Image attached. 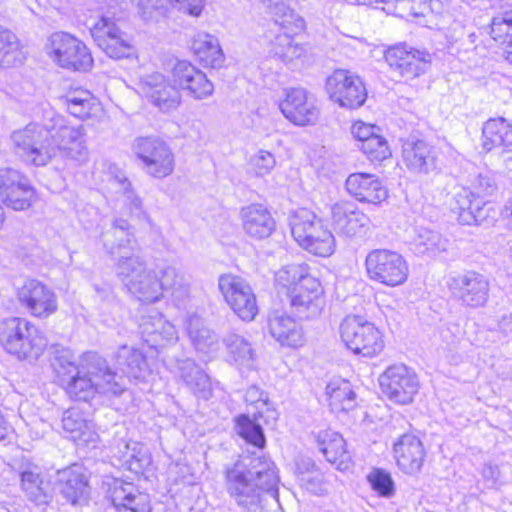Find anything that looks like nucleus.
Returning a JSON list of instances; mask_svg holds the SVG:
<instances>
[{
    "instance_id": "obj_1",
    "label": "nucleus",
    "mask_w": 512,
    "mask_h": 512,
    "mask_svg": "<svg viewBox=\"0 0 512 512\" xmlns=\"http://www.w3.org/2000/svg\"><path fill=\"white\" fill-rule=\"evenodd\" d=\"M227 493L245 512H267L277 501L279 477L275 464L265 458L243 456L225 467Z\"/></svg>"
},
{
    "instance_id": "obj_2",
    "label": "nucleus",
    "mask_w": 512,
    "mask_h": 512,
    "mask_svg": "<svg viewBox=\"0 0 512 512\" xmlns=\"http://www.w3.org/2000/svg\"><path fill=\"white\" fill-rule=\"evenodd\" d=\"M60 384L67 394L78 401H88L95 393L120 395L124 387L117 381L106 360L95 352L83 355L76 364L68 353L57 356L53 362Z\"/></svg>"
},
{
    "instance_id": "obj_3",
    "label": "nucleus",
    "mask_w": 512,
    "mask_h": 512,
    "mask_svg": "<svg viewBox=\"0 0 512 512\" xmlns=\"http://www.w3.org/2000/svg\"><path fill=\"white\" fill-rule=\"evenodd\" d=\"M165 290H171L175 299L188 295V282L176 268L168 266L159 272L138 255L130 256V295L144 305L160 301Z\"/></svg>"
},
{
    "instance_id": "obj_4",
    "label": "nucleus",
    "mask_w": 512,
    "mask_h": 512,
    "mask_svg": "<svg viewBox=\"0 0 512 512\" xmlns=\"http://www.w3.org/2000/svg\"><path fill=\"white\" fill-rule=\"evenodd\" d=\"M0 345L19 360H37L47 345L43 333L29 320L9 317L0 322Z\"/></svg>"
},
{
    "instance_id": "obj_5",
    "label": "nucleus",
    "mask_w": 512,
    "mask_h": 512,
    "mask_svg": "<svg viewBox=\"0 0 512 512\" xmlns=\"http://www.w3.org/2000/svg\"><path fill=\"white\" fill-rule=\"evenodd\" d=\"M290 227L295 241L308 252L320 257L334 253V235L314 212L304 208L297 210L290 217Z\"/></svg>"
},
{
    "instance_id": "obj_6",
    "label": "nucleus",
    "mask_w": 512,
    "mask_h": 512,
    "mask_svg": "<svg viewBox=\"0 0 512 512\" xmlns=\"http://www.w3.org/2000/svg\"><path fill=\"white\" fill-rule=\"evenodd\" d=\"M133 151L145 174L155 179H164L173 174L176 156L170 145L156 136L138 137Z\"/></svg>"
},
{
    "instance_id": "obj_7",
    "label": "nucleus",
    "mask_w": 512,
    "mask_h": 512,
    "mask_svg": "<svg viewBox=\"0 0 512 512\" xmlns=\"http://www.w3.org/2000/svg\"><path fill=\"white\" fill-rule=\"evenodd\" d=\"M245 401L255 405L257 411L254 413L253 420L247 415H240L236 419V431L246 442L257 448H263L266 441L259 420L263 419L266 424L275 422L277 412L270 404L266 393L255 385L247 389Z\"/></svg>"
},
{
    "instance_id": "obj_8",
    "label": "nucleus",
    "mask_w": 512,
    "mask_h": 512,
    "mask_svg": "<svg viewBox=\"0 0 512 512\" xmlns=\"http://www.w3.org/2000/svg\"><path fill=\"white\" fill-rule=\"evenodd\" d=\"M11 138L16 153L27 163L44 166L54 157L50 128L45 125L30 123L24 129L13 132Z\"/></svg>"
},
{
    "instance_id": "obj_9",
    "label": "nucleus",
    "mask_w": 512,
    "mask_h": 512,
    "mask_svg": "<svg viewBox=\"0 0 512 512\" xmlns=\"http://www.w3.org/2000/svg\"><path fill=\"white\" fill-rule=\"evenodd\" d=\"M340 336L347 348L364 357H374L384 348L381 332L361 316H347L340 325Z\"/></svg>"
},
{
    "instance_id": "obj_10",
    "label": "nucleus",
    "mask_w": 512,
    "mask_h": 512,
    "mask_svg": "<svg viewBox=\"0 0 512 512\" xmlns=\"http://www.w3.org/2000/svg\"><path fill=\"white\" fill-rule=\"evenodd\" d=\"M365 270L371 281L388 287L402 285L409 273L404 257L389 249L371 250L365 257Z\"/></svg>"
},
{
    "instance_id": "obj_11",
    "label": "nucleus",
    "mask_w": 512,
    "mask_h": 512,
    "mask_svg": "<svg viewBox=\"0 0 512 512\" xmlns=\"http://www.w3.org/2000/svg\"><path fill=\"white\" fill-rule=\"evenodd\" d=\"M46 50L52 60L64 69L88 71L93 65V58L85 44L65 32L52 34Z\"/></svg>"
},
{
    "instance_id": "obj_12",
    "label": "nucleus",
    "mask_w": 512,
    "mask_h": 512,
    "mask_svg": "<svg viewBox=\"0 0 512 512\" xmlns=\"http://www.w3.org/2000/svg\"><path fill=\"white\" fill-rule=\"evenodd\" d=\"M218 287L225 302L244 321H252L258 314L256 295L243 278L226 274L220 276Z\"/></svg>"
},
{
    "instance_id": "obj_13",
    "label": "nucleus",
    "mask_w": 512,
    "mask_h": 512,
    "mask_svg": "<svg viewBox=\"0 0 512 512\" xmlns=\"http://www.w3.org/2000/svg\"><path fill=\"white\" fill-rule=\"evenodd\" d=\"M382 393L392 402L407 405L419 389L416 374L404 364L389 366L379 377Z\"/></svg>"
},
{
    "instance_id": "obj_14",
    "label": "nucleus",
    "mask_w": 512,
    "mask_h": 512,
    "mask_svg": "<svg viewBox=\"0 0 512 512\" xmlns=\"http://www.w3.org/2000/svg\"><path fill=\"white\" fill-rule=\"evenodd\" d=\"M326 91L329 98L340 107L356 109L361 107L367 91L362 80L343 69L335 70L326 80Z\"/></svg>"
},
{
    "instance_id": "obj_15",
    "label": "nucleus",
    "mask_w": 512,
    "mask_h": 512,
    "mask_svg": "<svg viewBox=\"0 0 512 512\" xmlns=\"http://www.w3.org/2000/svg\"><path fill=\"white\" fill-rule=\"evenodd\" d=\"M448 288L451 296L460 305L478 308L484 306L488 300L490 283L485 275L470 270L451 277Z\"/></svg>"
},
{
    "instance_id": "obj_16",
    "label": "nucleus",
    "mask_w": 512,
    "mask_h": 512,
    "mask_svg": "<svg viewBox=\"0 0 512 512\" xmlns=\"http://www.w3.org/2000/svg\"><path fill=\"white\" fill-rule=\"evenodd\" d=\"M279 109L289 122L300 127L316 125L320 119L316 100L303 88L285 90Z\"/></svg>"
},
{
    "instance_id": "obj_17",
    "label": "nucleus",
    "mask_w": 512,
    "mask_h": 512,
    "mask_svg": "<svg viewBox=\"0 0 512 512\" xmlns=\"http://www.w3.org/2000/svg\"><path fill=\"white\" fill-rule=\"evenodd\" d=\"M385 58L392 71L405 81L419 78L431 66V55L428 52L406 45L390 48Z\"/></svg>"
},
{
    "instance_id": "obj_18",
    "label": "nucleus",
    "mask_w": 512,
    "mask_h": 512,
    "mask_svg": "<svg viewBox=\"0 0 512 512\" xmlns=\"http://www.w3.org/2000/svg\"><path fill=\"white\" fill-rule=\"evenodd\" d=\"M331 225L346 238L362 237L370 230L371 220L354 203L341 200L330 206Z\"/></svg>"
},
{
    "instance_id": "obj_19",
    "label": "nucleus",
    "mask_w": 512,
    "mask_h": 512,
    "mask_svg": "<svg viewBox=\"0 0 512 512\" xmlns=\"http://www.w3.org/2000/svg\"><path fill=\"white\" fill-rule=\"evenodd\" d=\"M16 295L19 303L36 318H48L58 309L55 293L40 281H26Z\"/></svg>"
},
{
    "instance_id": "obj_20",
    "label": "nucleus",
    "mask_w": 512,
    "mask_h": 512,
    "mask_svg": "<svg viewBox=\"0 0 512 512\" xmlns=\"http://www.w3.org/2000/svg\"><path fill=\"white\" fill-rule=\"evenodd\" d=\"M172 82L195 100H204L214 93V84L207 75L188 61H178L171 71Z\"/></svg>"
},
{
    "instance_id": "obj_21",
    "label": "nucleus",
    "mask_w": 512,
    "mask_h": 512,
    "mask_svg": "<svg viewBox=\"0 0 512 512\" xmlns=\"http://www.w3.org/2000/svg\"><path fill=\"white\" fill-rule=\"evenodd\" d=\"M290 306L301 319L319 316L325 307L324 290L317 278L306 280V284L295 287L288 294Z\"/></svg>"
},
{
    "instance_id": "obj_22",
    "label": "nucleus",
    "mask_w": 512,
    "mask_h": 512,
    "mask_svg": "<svg viewBox=\"0 0 512 512\" xmlns=\"http://www.w3.org/2000/svg\"><path fill=\"white\" fill-rule=\"evenodd\" d=\"M83 126L60 125L50 128V142L54 146V157L60 153L63 157L84 163L88 159Z\"/></svg>"
},
{
    "instance_id": "obj_23",
    "label": "nucleus",
    "mask_w": 512,
    "mask_h": 512,
    "mask_svg": "<svg viewBox=\"0 0 512 512\" xmlns=\"http://www.w3.org/2000/svg\"><path fill=\"white\" fill-rule=\"evenodd\" d=\"M397 467L405 474L418 475L425 462L426 450L422 441L414 434L401 435L393 446Z\"/></svg>"
},
{
    "instance_id": "obj_24",
    "label": "nucleus",
    "mask_w": 512,
    "mask_h": 512,
    "mask_svg": "<svg viewBox=\"0 0 512 512\" xmlns=\"http://www.w3.org/2000/svg\"><path fill=\"white\" fill-rule=\"evenodd\" d=\"M139 333L144 342L155 349L174 344L178 340V333L174 325L153 309L149 314L141 316Z\"/></svg>"
},
{
    "instance_id": "obj_25",
    "label": "nucleus",
    "mask_w": 512,
    "mask_h": 512,
    "mask_svg": "<svg viewBox=\"0 0 512 512\" xmlns=\"http://www.w3.org/2000/svg\"><path fill=\"white\" fill-rule=\"evenodd\" d=\"M97 46L110 58L121 59L127 57V35L118 25L108 18H101L90 29Z\"/></svg>"
},
{
    "instance_id": "obj_26",
    "label": "nucleus",
    "mask_w": 512,
    "mask_h": 512,
    "mask_svg": "<svg viewBox=\"0 0 512 512\" xmlns=\"http://www.w3.org/2000/svg\"><path fill=\"white\" fill-rule=\"evenodd\" d=\"M140 93L149 97L163 112L173 111L181 103V94L177 86L169 85L160 73H153L141 80Z\"/></svg>"
},
{
    "instance_id": "obj_27",
    "label": "nucleus",
    "mask_w": 512,
    "mask_h": 512,
    "mask_svg": "<svg viewBox=\"0 0 512 512\" xmlns=\"http://www.w3.org/2000/svg\"><path fill=\"white\" fill-rule=\"evenodd\" d=\"M242 229L253 239H265L275 230L276 222L271 212L262 204H250L240 210Z\"/></svg>"
},
{
    "instance_id": "obj_28",
    "label": "nucleus",
    "mask_w": 512,
    "mask_h": 512,
    "mask_svg": "<svg viewBox=\"0 0 512 512\" xmlns=\"http://www.w3.org/2000/svg\"><path fill=\"white\" fill-rule=\"evenodd\" d=\"M348 193L360 202L379 204L388 196L380 179L369 173H353L346 180Z\"/></svg>"
},
{
    "instance_id": "obj_29",
    "label": "nucleus",
    "mask_w": 512,
    "mask_h": 512,
    "mask_svg": "<svg viewBox=\"0 0 512 512\" xmlns=\"http://www.w3.org/2000/svg\"><path fill=\"white\" fill-rule=\"evenodd\" d=\"M57 489L68 503L79 504L88 495V480L77 465L58 471Z\"/></svg>"
},
{
    "instance_id": "obj_30",
    "label": "nucleus",
    "mask_w": 512,
    "mask_h": 512,
    "mask_svg": "<svg viewBox=\"0 0 512 512\" xmlns=\"http://www.w3.org/2000/svg\"><path fill=\"white\" fill-rule=\"evenodd\" d=\"M177 373L186 387L198 398L209 399L212 395L211 381L208 375L192 359L177 361Z\"/></svg>"
},
{
    "instance_id": "obj_31",
    "label": "nucleus",
    "mask_w": 512,
    "mask_h": 512,
    "mask_svg": "<svg viewBox=\"0 0 512 512\" xmlns=\"http://www.w3.org/2000/svg\"><path fill=\"white\" fill-rule=\"evenodd\" d=\"M317 442L328 462L339 470L349 468L351 457L346 450L345 440L339 433L332 430L320 431L317 435Z\"/></svg>"
},
{
    "instance_id": "obj_32",
    "label": "nucleus",
    "mask_w": 512,
    "mask_h": 512,
    "mask_svg": "<svg viewBox=\"0 0 512 512\" xmlns=\"http://www.w3.org/2000/svg\"><path fill=\"white\" fill-rule=\"evenodd\" d=\"M269 331L283 346L296 348L304 344L302 328L290 316L273 313L269 318Z\"/></svg>"
},
{
    "instance_id": "obj_33",
    "label": "nucleus",
    "mask_w": 512,
    "mask_h": 512,
    "mask_svg": "<svg viewBox=\"0 0 512 512\" xmlns=\"http://www.w3.org/2000/svg\"><path fill=\"white\" fill-rule=\"evenodd\" d=\"M481 145L484 151L512 147V122L503 117L491 118L482 127Z\"/></svg>"
},
{
    "instance_id": "obj_34",
    "label": "nucleus",
    "mask_w": 512,
    "mask_h": 512,
    "mask_svg": "<svg viewBox=\"0 0 512 512\" xmlns=\"http://www.w3.org/2000/svg\"><path fill=\"white\" fill-rule=\"evenodd\" d=\"M449 205L451 211L457 214L459 223L472 225L480 221V201L471 189L457 188L452 194Z\"/></svg>"
},
{
    "instance_id": "obj_35",
    "label": "nucleus",
    "mask_w": 512,
    "mask_h": 512,
    "mask_svg": "<svg viewBox=\"0 0 512 512\" xmlns=\"http://www.w3.org/2000/svg\"><path fill=\"white\" fill-rule=\"evenodd\" d=\"M62 428L77 445H86L95 441L94 425L87 420L81 411L75 408L68 409L62 417Z\"/></svg>"
},
{
    "instance_id": "obj_36",
    "label": "nucleus",
    "mask_w": 512,
    "mask_h": 512,
    "mask_svg": "<svg viewBox=\"0 0 512 512\" xmlns=\"http://www.w3.org/2000/svg\"><path fill=\"white\" fill-rule=\"evenodd\" d=\"M191 49L197 59L206 67L217 68L224 63L225 56L219 40L209 33H197L193 37Z\"/></svg>"
},
{
    "instance_id": "obj_37",
    "label": "nucleus",
    "mask_w": 512,
    "mask_h": 512,
    "mask_svg": "<svg viewBox=\"0 0 512 512\" xmlns=\"http://www.w3.org/2000/svg\"><path fill=\"white\" fill-rule=\"evenodd\" d=\"M403 160L406 166L418 173H428L435 167L432 148L424 141H407L403 145Z\"/></svg>"
},
{
    "instance_id": "obj_38",
    "label": "nucleus",
    "mask_w": 512,
    "mask_h": 512,
    "mask_svg": "<svg viewBox=\"0 0 512 512\" xmlns=\"http://www.w3.org/2000/svg\"><path fill=\"white\" fill-rule=\"evenodd\" d=\"M411 240L415 253L434 257L445 252L449 246V240L440 232L425 226H416Z\"/></svg>"
},
{
    "instance_id": "obj_39",
    "label": "nucleus",
    "mask_w": 512,
    "mask_h": 512,
    "mask_svg": "<svg viewBox=\"0 0 512 512\" xmlns=\"http://www.w3.org/2000/svg\"><path fill=\"white\" fill-rule=\"evenodd\" d=\"M326 396L333 412L348 411L355 405L356 394L350 382L341 378L332 379L327 384Z\"/></svg>"
},
{
    "instance_id": "obj_40",
    "label": "nucleus",
    "mask_w": 512,
    "mask_h": 512,
    "mask_svg": "<svg viewBox=\"0 0 512 512\" xmlns=\"http://www.w3.org/2000/svg\"><path fill=\"white\" fill-rule=\"evenodd\" d=\"M316 278L310 272V267L305 263H294L282 267L275 274L276 285L286 290L287 295L291 290L302 284L306 280Z\"/></svg>"
},
{
    "instance_id": "obj_41",
    "label": "nucleus",
    "mask_w": 512,
    "mask_h": 512,
    "mask_svg": "<svg viewBox=\"0 0 512 512\" xmlns=\"http://www.w3.org/2000/svg\"><path fill=\"white\" fill-rule=\"evenodd\" d=\"M307 51V47L295 42L287 30L276 35L270 44V53L285 63L301 59Z\"/></svg>"
},
{
    "instance_id": "obj_42",
    "label": "nucleus",
    "mask_w": 512,
    "mask_h": 512,
    "mask_svg": "<svg viewBox=\"0 0 512 512\" xmlns=\"http://www.w3.org/2000/svg\"><path fill=\"white\" fill-rule=\"evenodd\" d=\"M490 35L500 44H507L505 59L512 65V9L494 16L490 23Z\"/></svg>"
},
{
    "instance_id": "obj_43",
    "label": "nucleus",
    "mask_w": 512,
    "mask_h": 512,
    "mask_svg": "<svg viewBox=\"0 0 512 512\" xmlns=\"http://www.w3.org/2000/svg\"><path fill=\"white\" fill-rule=\"evenodd\" d=\"M139 12L145 17L154 10L162 9L167 4H174L180 11L193 17L201 15L204 5L202 0H132Z\"/></svg>"
},
{
    "instance_id": "obj_44",
    "label": "nucleus",
    "mask_w": 512,
    "mask_h": 512,
    "mask_svg": "<svg viewBox=\"0 0 512 512\" xmlns=\"http://www.w3.org/2000/svg\"><path fill=\"white\" fill-rule=\"evenodd\" d=\"M189 337L194 347L203 353H211L218 349V340L211 330L203 325L197 316L189 318L187 323Z\"/></svg>"
},
{
    "instance_id": "obj_45",
    "label": "nucleus",
    "mask_w": 512,
    "mask_h": 512,
    "mask_svg": "<svg viewBox=\"0 0 512 512\" xmlns=\"http://www.w3.org/2000/svg\"><path fill=\"white\" fill-rule=\"evenodd\" d=\"M24 53L17 36L10 30L0 26V66L4 68L22 63Z\"/></svg>"
},
{
    "instance_id": "obj_46",
    "label": "nucleus",
    "mask_w": 512,
    "mask_h": 512,
    "mask_svg": "<svg viewBox=\"0 0 512 512\" xmlns=\"http://www.w3.org/2000/svg\"><path fill=\"white\" fill-rule=\"evenodd\" d=\"M224 343L229 355L239 366L251 368L256 360V352L252 344L243 336L230 334L225 337Z\"/></svg>"
},
{
    "instance_id": "obj_47",
    "label": "nucleus",
    "mask_w": 512,
    "mask_h": 512,
    "mask_svg": "<svg viewBox=\"0 0 512 512\" xmlns=\"http://www.w3.org/2000/svg\"><path fill=\"white\" fill-rule=\"evenodd\" d=\"M268 8L274 16L275 24L287 31H290L293 25L301 27L303 24V19L283 0H269Z\"/></svg>"
},
{
    "instance_id": "obj_48",
    "label": "nucleus",
    "mask_w": 512,
    "mask_h": 512,
    "mask_svg": "<svg viewBox=\"0 0 512 512\" xmlns=\"http://www.w3.org/2000/svg\"><path fill=\"white\" fill-rule=\"evenodd\" d=\"M65 104L71 115L86 118L91 114L93 97L88 91H75L66 96Z\"/></svg>"
},
{
    "instance_id": "obj_49",
    "label": "nucleus",
    "mask_w": 512,
    "mask_h": 512,
    "mask_svg": "<svg viewBox=\"0 0 512 512\" xmlns=\"http://www.w3.org/2000/svg\"><path fill=\"white\" fill-rule=\"evenodd\" d=\"M358 148L371 162H381L392 155L387 140L380 132L376 133L366 143L358 145Z\"/></svg>"
},
{
    "instance_id": "obj_50",
    "label": "nucleus",
    "mask_w": 512,
    "mask_h": 512,
    "mask_svg": "<svg viewBox=\"0 0 512 512\" xmlns=\"http://www.w3.org/2000/svg\"><path fill=\"white\" fill-rule=\"evenodd\" d=\"M30 183L28 178L13 168H0V198L9 195L14 189L23 191L25 184Z\"/></svg>"
},
{
    "instance_id": "obj_51",
    "label": "nucleus",
    "mask_w": 512,
    "mask_h": 512,
    "mask_svg": "<svg viewBox=\"0 0 512 512\" xmlns=\"http://www.w3.org/2000/svg\"><path fill=\"white\" fill-rule=\"evenodd\" d=\"M367 480L371 484L372 489L380 496L386 498L393 496L395 484L390 472L381 468H374L367 475Z\"/></svg>"
},
{
    "instance_id": "obj_52",
    "label": "nucleus",
    "mask_w": 512,
    "mask_h": 512,
    "mask_svg": "<svg viewBox=\"0 0 512 512\" xmlns=\"http://www.w3.org/2000/svg\"><path fill=\"white\" fill-rule=\"evenodd\" d=\"M14 189L9 193L8 198L4 196L1 198L2 202L9 208L16 211L28 209L35 200V190L30 183L25 184L23 191Z\"/></svg>"
},
{
    "instance_id": "obj_53",
    "label": "nucleus",
    "mask_w": 512,
    "mask_h": 512,
    "mask_svg": "<svg viewBox=\"0 0 512 512\" xmlns=\"http://www.w3.org/2000/svg\"><path fill=\"white\" fill-rule=\"evenodd\" d=\"M276 165V158L270 151L260 149L249 159L251 172L258 177L271 173Z\"/></svg>"
},
{
    "instance_id": "obj_54",
    "label": "nucleus",
    "mask_w": 512,
    "mask_h": 512,
    "mask_svg": "<svg viewBox=\"0 0 512 512\" xmlns=\"http://www.w3.org/2000/svg\"><path fill=\"white\" fill-rule=\"evenodd\" d=\"M107 485L108 498L111 500L115 509L118 511L127 510L128 506L126 501L128 500V492L125 487L126 482L123 479L112 478L111 481L107 482Z\"/></svg>"
},
{
    "instance_id": "obj_55",
    "label": "nucleus",
    "mask_w": 512,
    "mask_h": 512,
    "mask_svg": "<svg viewBox=\"0 0 512 512\" xmlns=\"http://www.w3.org/2000/svg\"><path fill=\"white\" fill-rule=\"evenodd\" d=\"M306 464V471H299L298 479L302 486L312 493L322 492V475L315 468L314 463L308 459Z\"/></svg>"
},
{
    "instance_id": "obj_56",
    "label": "nucleus",
    "mask_w": 512,
    "mask_h": 512,
    "mask_svg": "<svg viewBox=\"0 0 512 512\" xmlns=\"http://www.w3.org/2000/svg\"><path fill=\"white\" fill-rule=\"evenodd\" d=\"M152 464L148 449L142 444H135L133 454L130 455V472L136 475H144Z\"/></svg>"
},
{
    "instance_id": "obj_57",
    "label": "nucleus",
    "mask_w": 512,
    "mask_h": 512,
    "mask_svg": "<svg viewBox=\"0 0 512 512\" xmlns=\"http://www.w3.org/2000/svg\"><path fill=\"white\" fill-rule=\"evenodd\" d=\"M472 191L476 198L492 196L496 190L497 185L494 178L488 173H480L471 183Z\"/></svg>"
},
{
    "instance_id": "obj_58",
    "label": "nucleus",
    "mask_w": 512,
    "mask_h": 512,
    "mask_svg": "<svg viewBox=\"0 0 512 512\" xmlns=\"http://www.w3.org/2000/svg\"><path fill=\"white\" fill-rule=\"evenodd\" d=\"M378 132H380L379 127L363 121H356L351 126V134L357 141V146L366 143Z\"/></svg>"
},
{
    "instance_id": "obj_59",
    "label": "nucleus",
    "mask_w": 512,
    "mask_h": 512,
    "mask_svg": "<svg viewBox=\"0 0 512 512\" xmlns=\"http://www.w3.org/2000/svg\"><path fill=\"white\" fill-rule=\"evenodd\" d=\"M133 219L140 227L150 226V218L143 207L142 200L130 192V219Z\"/></svg>"
},
{
    "instance_id": "obj_60",
    "label": "nucleus",
    "mask_w": 512,
    "mask_h": 512,
    "mask_svg": "<svg viewBox=\"0 0 512 512\" xmlns=\"http://www.w3.org/2000/svg\"><path fill=\"white\" fill-rule=\"evenodd\" d=\"M150 370L146 359L137 351L130 354V376L137 380H144Z\"/></svg>"
},
{
    "instance_id": "obj_61",
    "label": "nucleus",
    "mask_w": 512,
    "mask_h": 512,
    "mask_svg": "<svg viewBox=\"0 0 512 512\" xmlns=\"http://www.w3.org/2000/svg\"><path fill=\"white\" fill-rule=\"evenodd\" d=\"M24 492L28 499L37 506L47 505L51 500V496L46 492L42 484L32 486Z\"/></svg>"
},
{
    "instance_id": "obj_62",
    "label": "nucleus",
    "mask_w": 512,
    "mask_h": 512,
    "mask_svg": "<svg viewBox=\"0 0 512 512\" xmlns=\"http://www.w3.org/2000/svg\"><path fill=\"white\" fill-rule=\"evenodd\" d=\"M150 510L148 494L139 492L137 495H132L130 492V512H150Z\"/></svg>"
},
{
    "instance_id": "obj_63",
    "label": "nucleus",
    "mask_w": 512,
    "mask_h": 512,
    "mask_svg": "<svg viewBox=\"0 0 512 512\" xmlns=\"http://www.w3.org/2000/svg\"><path fill=\"white\" fill-rule=\"evenodd\" d=\"M38 484H43L39 473H35L33 471H23L21 473V486L23 491L28 490L32 486H36Z\"/></svg>"
},
{
    "instance_id": "obj_64",
    "label": "nucleus",
    "mask_w": 512,
    "mask_h": 512,
    "mask_svg": "<svg viewBox=\"0 0 512 512\" xmlns=\"http://www.w3.org/2000/svg\"><path fill=\"white\" fill-rule=\"evenodd\" d=\"M482 475L485 480L489 481L492 485L496 484L500 477V469L497 465L488 463L485 464L482 470Z\"/></svg>"
}]
</instances>
